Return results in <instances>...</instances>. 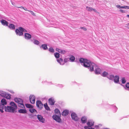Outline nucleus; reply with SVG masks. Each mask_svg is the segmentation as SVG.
I'll use <instances>...</instances> for the list:
<instances>
[{
  "label": "nucleus",
  "instance_id": "obj_14",
  "mask_svg": "<svg viewBox=\"0 0 129 129\" xmlns=\"http://www.w3.org/2000/svg\"><path fill=\"white\" fill-rule=\"evenodd\" d=\"M37 117L39 120L41 122L43 123L44 121V119L43 118L42 116L40 115H37Z\"/></svg>",
  "mask_w": 129,
  "mask_h": 129
},
{
  "label": "nucleus",
  "instance_id": "obj_5",
  "mask_svg": "<svg viewBox=\"0 0 129 129\" xmlns=\"http://www.w3.org/2000/svg\"><path fill=\"white\" fill-rule=\"evenodd\" d=\"M0 95L2 97L7 99H10L11 98V95L8 93L6 92L0 90Z\"/></svg>",
  "mask_w": 129,
  "mask_h": 129
},
{
  "label": "nucleus",
  "instance_id": "obj_24",
  "mask_svg": "<svg viewBox=\"0 0 129 129\" xmlns=\"http://www.w3.org/2000/svg\"><path fill=\"white\" fill-rule=\"evenodd\" d=\"M31 41L34 44L37 45H39L40 43V42L38 41L36 39L31 40Z\"/></svg>",
  "mask_w": 129,
  "mask_h": 129
},
{
  "label": "nucleus",
  "instance_id": "obj_6",
  "mask_svg": "<svg viewBox=\"0 0 129 129\" xmlns=\"http://www.w3.org/2000/svg\"><path fill=\"white\" fill-rule=\"evenodd\" d=\"M94 122L89 120L87 123V124L88 126H84V128L85 129H95L94 128L92 127L94 124Z\"/></svg>",
  "mask_w": 129,
  "mask_h": 129
},
{
  "label": "nucleus",
  "instance_id": "obj_1",
  "mask_svg": "<svg viewBox=\"0 0 129 129\" xmlns=\"http://www.w3.org/2000/svg\"><path fill=\"white\" fill-rule=\"evenodd\" d=\"M1 103L0 104V105H3L4 106V107H3L2 108L5 110V111L11 113L16 112V111H15V110L17 109V105L14 102H11L10 103V105L11 106H8L7 107L5 106V105H6L7 104V102L5 99H2L1 101Z\"/></svg>",
  "mask_w": 129,
  "mask_h": 129
},
{
  "label": "nucleus",
  "instance_id": "obj_43",
  "mask_svg": "<svg viewBox=\"0 0 129 129\" xmlns=\"http://www.w3.org/2000/svg\"><path fill=\"white\" fill-rule=\"evenodd\" d=\"M125 86L127 88H129V83H127L126 84Z\"/></svg>",
  "mask_w": 129,
  "mask_h": 129
},
{
  "label": "nucleus",
  "instance_id": "obj_18",
  "mask_svg": "<svg viewBox=\"0 0 129 129\" xmlns=\"http://www.w3.org/2000/svg\"><path fill=\"white\" fill-rule=\"evenodd\" d=\"M112 109V110L114 112H115L117 110V107L113 105H110Z\"/></svg>",
  "mask_w": 129,
  "mask_h": 129
},
{
  "label": "nucleus",
  "instance_id": "obj_29",
  "mask_svg": "<svg viewBox=\"0 0 129 129\" xmlns=\"http://www.w3.org/2000/svg\"><path fill=\"white\" fill-rule=\"evenodd\" d=\"M114 76L113 75H108L107 77L110 80H112L114 78Z\"/></svg>",
  "mask_w": 129,
  "mask_h": 129
},
{
  "label": "nucleus",
  "instance_id": "obj_21",
  "mask_svg": "<svg viewBox=\"0 0 129 129\" xmlns=\"http://www.w3.org/2000/svg\"><path fill=\"white\" fill-rule=\"evenodd\" d=\"M40 48L44 50H46L48 49L47 45L46 44L42 45L40 47Z\"/></svg>",
  "mask_w": 129,
  "mask_h": 129
},
{
  "label": "nucleus",
  "instance_id": "obj_20",
  "mask_svg": "<svg viewBox=\"0 0 129 129\" xmlns=\"http://www.w3.org/2000/svg\"><path fill=\"white\" fill-rule=\"evenodd\" d=\"M18 112L20 113L25 114L27 113V111L25 109H20L18 111Z\"/></svg>",
  "mask_w": 129,
  "mask_h": 129
},
{
  "label": "nucleus",
  "instance_id": "obj_48",
  "mask_svg": "<svg viewBox=\"0 0 129 129\" xmlns=\"http://www.w3.org/2000/svg\"><path fill=\"white\" fill-rule=\"evenodd\" d=\"M93 11L95 12H97V11L96 10H95L94 9H93Z\"/></svg>",
  "mask_w": 129,
  "mask_h": 129
},
{
  "label": "nucleus",
  "instance_id": "obj_26",
  "mask_svg": "<svg viewBox=\"0 0 129 129\" xmlns=\"http://www.w3.org/2000/svg\"><path fill=\"white\" fill-rule=\"evenodd\" d=\"M29 111L30 112L32 113H37V111L35 109L31 108L29 109Z\"/></svg>",
  "mask_w": 129,
  "mask_h": 129
},
{
  "label": "nucleus",
  "instance_id": "obj_30",
  "mask_svg": "<svg viewBox=\"0 0 129 129\" xmlns=\"http://www.w3.org/2000/svg\"><path fill=\"white\" fill-rule=\"evenodd\" d=\"M75 58L74 56L73 55H71L69 58V59L72 62H74L75 60Z\"/></svg>",
  "mask_w": 129,
  "mask_h": 129
},
{
  "label": "nucleus",
  "instance_id": "obj_9",
  "mask_svg": "<svg viewBox=\"0 0 129 129\" xmlns=\"http://www.w3.org/2000/svg\"><path fill=\"white\" fill-rule=\"evenodd\" d=\"M36 103L37 107L39 109H41L43 107V104L41 101L38 100H37Z\"/></svg>",
  "mask_w": 129,
  "mask_h": 129
},
{
  "label": "nucleus",
  "instance_id": "obj_38",
  "mask_svg": "<svg viewBox=\"0 0 129 129\" xmlns=\"http://www.w3.org/2000/svg\"><path fill=\"white\" fill-rule=\"evenodd\" d=\"M122 80V82L123 84L125 83L126 82V80L124 78H122L121 79Z\"/></svg>",
  "mask_w": 129,
  "mask_h": 129
},
{
  "label": "nucleus",
  "instance_id": "obj_11",
  "mask_svg": "<svg viewBox=\"0 0 129 129\" xmlns=\"http://www.w3.org/2000/svg\"><path fill=\"white\" fill-rule=\"evenodd\" d=\"M48 100L50 105H54L55 102L54 98L52 97L49 98Z\"/></svg>",
  "mask_w": 129,
  "mask_h": 129
},
{
  "label": "nucleus",
  "instance_id": "obj_35",
  "mask_svg": "<svg viewBox=\"0 0 129 129\" xmlns=\"http://www.w3.org/2000/svg\"><path fill=\"white\" fill-rule=\"evenodd\" d=\"M49 51L50 52L52 53H53L54 52V49L52 47H50L49 48Z\"/></svg>",
  "mask_w": 129,
  "mask_h": 129
},
{
  "label": "nucleus",
  "instance_id": "obj_44",
  "mask_svg": "<svg viewBox=\"0 0 129 129\" xmlns=\"http://www.w3.org/2000/svg\"><path fill=\"white\" fill-rule=\"evenodd\" d=\"M81 29H83L85 31H86L87 30V29L86 28H85V27H81Z\"/></svg>",
  "mask_w": 129,
  "mask_h": 129
},
{
  "label": "nucleus",
  "instance_id": "obj_51",
  "mask_svg": "<svg viewBox=\"0 0 129 129\" xmlns=\"http://www.w3.org/2000/svg\"><path fill=\"white\" fill-rule=\"evenodd\" d=\"M10 92L12 93H14V92L13 91H10Z\"/></svg>",
  "mask_w": 129,
  "mask_h": 129
},
{
  "label": "nucleus",
  "instance_id": "obj_16",
  "mask_svg": "<svg viewBox=\"0 0 129 129\" xmlns=\"http://www.w3.org/2000/svg\"><path fill=\"white\" fill-rule=\"evenodd\" d=\"M31 35L29 34L25 33V38L27 40H29L31 38Z\"/></svg>",
  "mask_w": 129,
  "mask_h": 129
},
{
  "label": "nucleus",
  "instance_id": "obj_47",
  "mask_svg": "<svg viewBox=\"0 0 129 129\" xmlns=\"http://www.w3.org/2000/svg\"><path fill=\"white\" fill-rule=\"evenodd\" d=\"M31 14L33 15L34 16H35V13L33 11H32V12H31Z\"/></svg>",
  "mask_w": 129,
  "mask_h": 129
},
{
  "label": "nucleus",
  "instance_id": "obj_23",
  "mask_svg": "<svg viewBox=\"0 0 129 129\" xmlns=\"http://www.w3.org/2000/svg\"><path fill=\"white\" fill-rule=\"evenodd\" d=\"M119 76H116L114 78V82L116 83H118L119 82Z\"/></svg>",
  "mask_w": 129,
  "mask_h": 129
},
{
  "label": "nucleus",
  "instance_id": "obj_36",
  "mask_svg": "<svg viewBox=\"0 0 129 129\" xmlns=\"http://www.w3.org/2000/svg\"><path fill=\"white\" fill-rule=\"evenodd\" d=\"M4 107V106L3 105H0V111L2 113H3L4 112L3 111V109L2 108L3 107Z\"/></svg>",
  "mask_w": 129,
  "mask_h": 129
},
{
  "label": "nucleus",
  "instance_id": "obj_32",
  "mask_svg": "<svg viewBox=\"0 0 129 129\" xmlns=\"http://www.w3.org/2000/svg\"><path fill=\"white\" fill-rule=\"evenodd\" d=\"M57 50L59 53H61V54H64L65 53V51L62 50L58 49V50L57 49Z\"/></svg>",
  "mask_w": 129,
  "mask_h": 129
},
{
  "label": "nucleus",
  "instance_id": "obj_49",
  "mask_svg": "<svg viewBox=\"0 0 129 129\" xmlns=\"http://www.w3.org/2000/svg\"><path fill=\"white\" fill-rule=\"evenodd\" d=\"M99 127V126L98 125H95V128H98Z\"/></svg>",
  "mask_w": 129,
  "mask_h": 129
},
{
  "label": "nucleus",
  "instance_id": "obj_45",
  "mask_svg": "<svg viewBox=\"0 0 129 129\" xmlns=\"http://www.w3.org/2000/svg\"><path fill=\"white\" fill-rule=\"evenodd\" d=\"M120 11L121 13H125V11H124L123 10H120Z\"/></svg>",
  "mask_w": 129,
  "mask_h": 129
},
{
  "label": "nucleus",
  "instance_id": "obj_4",
  "mask_svg": "<svg viewBox=\"0 0 129 129\" xmlns=\"http://www.w3.org/2000/svg\"><path fill=\"white\" fill-rule=\"evenodd\" d=\"M14 101L16 103H17L18 105V106L22 108H24V106L23 104V101L20 98H16L14 99Z\"/></svg>",
  "mask_w": 129,
  "mask_h": 129
},
{
  "label": "nucleus",
  "instance_id": "obj_56",
  "mask_svg": "<svg viewBox=\"0 0 129 129\" xmlns=\"http://www.w3.org/2000/svg\"><path fill=\"white\" fill-rule=\"evenodd\" d=\"M35 115L36 116H37L36 115Z\"/></svg>",
  "mask_w": 129,
  "mask_h": 129
},
{
  "label": "nucleus",
  "instance_id": "obj_50",
  "mask_svg": "<svg viewBox=\"0 0 129 129\" xmlns=\"http://www.w3.org/2000/svg\"><path fill=\"white\" fill-rule=\"evenodd\" d=\"M24 10H25V11H28V10H27V9L26 8H24Z\"/></svg>",
  "mask_w": 129,
  "mask_h": 129
},
{
  "label": "nucleus",
  "instance_id": "obj_13",
  "mask_svg": "<svg viewBox=\"0 0 129 129\" xmlns=\"http://www.w3.org/2000/svg\"><path fill=\"white\" fill-rule=\"evenodd\" d=\"M0 21H1L2 25H3L7 26H8V21H6V20L3 19L1 20H0Z\"/></svg>",
  "mask_w": 129,
  "mask_h": 129
},
{
  "label": "nucleus",
  "instance_id": "obj_15",
  "mask_svg": "<svg viewBox=\"0 0 129 129\" xmlns=\"http://www.w3.org/2000/svg\"><path fill=\"white\" fill-rule=\"evenodd\" d=\"M7 26L11 30H14L15 29V26L13 24H10Z\"/></svg>",
  "mask_w": 129,
  "mask_h": 129
},
{
  "label": "nucleus",
  "instance_id": "obj_7",
  "mask_svg": "<svg viewBox=\"0 0 129 129\" xmlns=\"http://www.w3.org/2000/svg\"><path fill=\"white\" fill-rule=\"evenodd\" d=\"M60 116L58 115H54L52 116V118L56 121L59 123L61 122V120L60 118Z\"/></svg>",
  "mask_w": 129,
  "mask_h": 129
},
{
  "label": "nucleus",
  "instance_id": "obj_2",
  "mask_svg": "<svg viewBox=\"0 0 129 129\" xmlns=\"http://www.w3.org/2000/svg\"><path fill=\"white\" fill-rule=\"evenodd\" d=\"M80 62L81 63H83V66L85 67L88 68L90 71H93L94 67H95V64L91 62L86 59H84L82 58H81L79 59Z\"/></svg>",
  "mask_w": 129,
  "mask_h": 129
},
{
  "label": "nucleus",
  "instance_id": "obj_8",
  "mask_svg": "<svg viewBox=\"0 0 129 129\" xmlns=\"http://www.w3.org/2000/svg\"><path fill=\"white\" fill-rule=\"evenodd\" d=\"M71 116L73 120L76 121H78V120L79 118L77 114L75 112H72L71 114Z\"/></svg>",
  "mask_w": 129,
  "mask_h": 129
},
{
  "label": "nucleus",
  "instance_id": "obj_17",
  "mask_svg": "<svg viewBox=\"0 0 129 129\" xmlns=\"http://www.w3.org/2000/svg\"><path fill=\"white\" fill-rule=\"evenodd\" d=\"M69 113V111L68 110H64L61 113V114L62 116H66Z\"/></svg>",
  "mask_w": 129,
  "mask_h": 129
},
{
  "label": "nucleus",
  "instance_id": "obj_33",
  "mask_svg": "<svg viewBox=\"0 0 129 129\" xmlns=\"http://www.w3.org/2000/svg\"><path fill=\"white\" fill-rule=\"evenodd\" d=\"M108 75V73L105 71L102 74V76L104 77H107V76Z\"/></svg>",
  "mask_w": 129,
  "mask_h": 129
},
{
  "label": "nucleus",
  "instance_id": "obj_41",
  "mask_svg": "<svg viewBox=\"0 0 129 129\" xmlns=\"http://www.w3.org/2000/svg\"><path fill=\"white\" fill-rule=\"evenodd\" d=\"M123 9H129V6H123Z\"/></svg>",
  "mask_w": 129,
  "mask_h": 129
},
{
  "label": "nucleus",
  "instance_id": "obj_34",
  "mask_svg": "<svg viewBox=\"0 0 129 129\" xmlns=\"http://www.w3.org/2000/svg\"><path fill=\"white\" fill-rule=\"evenodd\" d=\"M60 54L59 53L56 52L54 53V55L56 58H58L59 57Z\"/></svg>",
  "mask_w": 129,
  "mask_h": 129
},
{
  "label": "nucleus",
  "instance_id": "obj_37",
  "mask_svg": "<svg viewBox=\"0 0 129 129\" xmlns=\"http://www.w3.org/2000/svg\"><path fill=\"white\" fill-rule=\"evenodd\" d=\"M56 85L57 86L59 87L60 88H62L64 86L63 85L61 84H56Z\"/></svg>",
  "mask_w": 129,
  "mask_h": 129
},
{
  "label": "nucleus",
  "instance_id": "obj_55",
  "mask_svg": "<svg viewBox=\"0 0 129 129\" xmlns=\"http://www.w3.org/2000/svg\"><path fill=\"white\" fill-rule=\"evenodd\" d=\"M103 129H109L108 128H104Z\"/></svg>",
  "mask_w": 129,
  "mask_h": 129
},
{
  "label": "nucleus",
  "instance_id": "obj_12",
  "mask_svg": "<svg viewBox=\"0 0 129 129\" xmlns=\"http://www.w3.org/2000/svg\"><path fill=\"white\" fill-rule=\"evenodd\" d=\"M57 62L60 63V65H63L64 63V62H66L67 61L66 59H64V62L63 61V59L62 58H60L59 59H57Z\"/></svg>",
  "mask_w": 129,
  "mask_h": 129
},
{
  "label": "nucleus",
  "instance_id": "obj_19",
  "mask_svg": "<svg viewBox=\"0 0 129 129\" xmlns=\"http://www.w3.org/2000/svg\"><path fill=\"white\" fill-rule=\"evenodd\" d=\"M87 120V117L85 116H83L82 117L81 120L83 123H85L86 122Z\"/></svg>",
  "mask_w": 129,
  "mask_h": 129
},
{
  "label": "nucleus",
  "instance_id": "obj_10",
  "mask_svg": "<svg viewBox=\"0 0 129 129\" xmlns=\"http://www.w3.org/2000/svg\"><path fill=\"white\" fill-rule=\"evenodd\" d=\"M30 103L32 104H34L35 102V97L33 95H30L29 97Z\"/></svg>",
  "mask_w": 129,
  "mask_h": 129
},
{
  "label": "nucleus",
  "instance_id": "obj_46",
  "mask_svg": "<svg viewBox=\"0 0 129 129\" xmlns=\"http://www.w3.org/2000/svg\"><path fill=\"white\" fill-rule=\"evenodd\" d=\"M18 8H21L22 9H24V8L22 6H21L20 7H18Z\"/></svg>",
  "mask_w": 129,
  "mask_h": 129
},
{
  "label": "nucleus",
  "instance_id": "obj_52",
  "mask_svg": "<svg viewBox=\"0 0 129 129\" xmlns=\"http://www.w3.org/2000/svg\"><path fill=\"white\" fill-rule=\"evenodd\" d=\"M126 17L129 18V15H126Z\"/></svg>",
  "mask_w": 129,
  "mask_h": 129
},
{
  "label": "nucleus",
  "instance_id": "obj_28",
  "mask_svg": "<svg viewBox=\"0 0 129 129\" xmlns=\"http://www.w3.org/2000/svg\"><path fill=\"white\" fill-rule=\"evenodd\" d=\"M44 106L45 108V109L47 111H50V109L48 106L47 103L44 104Z\"/></svg>",
  "mask_w": 129,
  "mask_h": 129
},
{
  "label": "nucleus",
  "instance_id": "obj_27",
  "mask_svg": "<svg viewBox=\"0 0 129 129\" xmlns=\"http://www.w3.org/2000/svg\"><path fill=\"white\" fill-rule=\"evenodd\" d=\"M25 105L26 108L30 109L33 108L34 107L33 106L30 104H25Z\"/></svg>",
  "mask_w": 129,
  "mask_h": 129
},
{
  "label": "nucleus",
  "instance_id": "obj_40",
  "mask_svg": "<svg viewBox=\"0 0 129 129\" xmlns=\"http://www.w3.org/2000/svg\"><path fill=\"white\" fill-rule=\"evenodd\" d=\"M116 7L119 9H123V6H120V5H117L116 6Z\"/></svg>",
  "mask_w": 129,
  "mask_h": 129
},
{
  "label": "nucleus",
  "instance_id": "obj_22",
  "mask_svg": "<svg viewBox=\"0 0 129 129\" xmlns=\"http://www.w3.org/2000/svg\"><path fill=\"white\" fill-rule=\"evenodd\" d=\"M101 70L99 68H95V73L96 74H100L101 73Z\"/></svg>",
  "mask_w": 129,
  "mask_h": 129
},
{
  "label": "nucleus",
  "instance_id": "obj_54",
  "mask_svg": "<svg viewBox=\"0 0 129 129\" xmlns=\"http://www.w3.org/2000/svg\"><path fill=\"white\" fill-rule=\"evenodd\" d=\"M128 116H125L123 118H127L128 117Z\"/></svg>",
  "mask_w": 129,
  "mask_h": 129
},
{
  "label": "nucleus",
  "instance_id": "obj_25",
  "mask_svg": "<svg viewBox=\"0 0 129 129\" xmlns=\"http://www.w3.org/2000/svg\"><path fill=\"white\" fill-rule=\"evenodd\" d=\"M54 111L56 114L58 115L61 116L60 112L58 109H56L54 110Z\"/></svg>",
  "mask_w": 129,
  "mask_h": 129
},
{
  "label": "nucleus",
  "instance_id": "obj_53",
  "mask_svg": "<svg viewBox=\"0 0 129 129\" xmlns=\"http://www.w3.org/2000/svg\"><path fill=\"white\" fill-rule=\"evenodd\" d=\"M28 11L29 12H30L31 13V12H32V11H31V10H28Z\"/></svg>",
  "mask_w": 129,
  "mask_h": 129
},
{
  "label": "nucleus",
  "instance_id": "obj_39",
  "mask_svg": "<svg viewBox=\"0 0 129 129\" xmlns=\"http://www.w3.org/2000/svg\"><path fill=\"white\" fill-rule=\"evenodd\" d=\"M46 82L48 84H50L51 83V82H47V81H43L42 82V83L43 84L45 83Z\"/></svg>",
  "mask_w": 129,
  "mask_h": 129
},
{
  "label": "nucleus",
  "instance_id": "obj_3",
  "mask_svg": "<svg viewBox=\"0 0 129 129\" xmlns=\"http://www.w3.org/2000/svg\"><path fill=\"white\" fill-rule=\"evenodd\" d=\"M16 35L19 36H22L23 34V32H27V30L22 27H19L18 28H17L15 31Z\"/></svg>",
  "mask_w": 129,
  "mask_h": 129
},
{
  "label": "nucleus",
  "instance_id": "obj_42",
  "mask_svg": "<svg viewBox=\"0 0 129 129\" xmlns=\"http://www.w3.org/2000/svg\"><path fill=\"white\" fill-rule=\"evenodd\" d=\"M125 27L129 29V23L126 24L125 25Z\"/></svg>",
  "mask_w": 129,
  "mask_h": 129
},
{
  "label": "nucleus",
  "instance_id": "obj_31",
  "mask_svg": "<svg viewBox=\"0 0 129 129\" xmlns=\"http://www.w3.org/2000/svg\"><path fill=\"white\" fill-rule=\"evenodd\" d=\"M86 8V9L88 11L91 12L93 10V8L91 7L87 6Z\"/></svg>",
  "mask_w": 129,
  "mask_h": 129
}]
</instances>
